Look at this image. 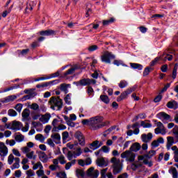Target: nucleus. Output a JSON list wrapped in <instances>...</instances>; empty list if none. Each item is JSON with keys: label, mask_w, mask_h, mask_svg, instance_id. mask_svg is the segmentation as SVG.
<instances>
[{"label": "nucleus", "mask_w": 178, "mask_h": 178, "mask_svg": "<svg viewBox=\"0 0 178 178\" xmlns=\"http://www.w3.org/2000/svg\"><path fill=\"white\" fill-rule=\"evenodd\" d=\"M155 154H156V152L155 150H151L150 152H148L146 156L147 158H152V156H154Z\"/></svg>", "instance_id": "59"}, {"label": "nucleus", "mask_w": 178, "mask_h": 178, "mask_svg": "<svg viewBox=\"0 0 178 178\" xmlns=\"http://www.w3.org/2000/svg\"><path fill=\"white\" fill-rule=\"evenodd\" d=\"M161 59H162V56H159V57H156L150 63V66H155L156 63H158V62H159V60H161Z\"/></svg>", "instance_id": "49"}, {"label": "nucleus", "mask_w": 178, "mask_h": 178, "mask_svg": "<svg viewBox=\"0 0 178 178\" xmlns=\"http://www.w3.org/2000/svg\"><path fill=\"white\" fill-rule=\"evenodd\" d=\"M38 155L41 162H43V163H47V162H48V156L45 152L40 151L38 152Z\"/></svg>", "instance_id": "18"}, {"label": "nucleus", "mask_w": 178, "mask_h": 178, "mask_svg": "<svg viewBox=\"0 0 178 178\" xmlns=\"http://www.w3.org/2000/svg\"><path fill=\"white\" fill-rule=\"evenodd\" d=\"M15 140L17 143H22V141H24V135L20 133H17L15 135Z\"/></svg>", "instance_id": "26"}, {"label": "nucleus", "mask_w": 178, "mask_h": 178, "mask_svg": "<svg viewBox=\"0 0 178 178\" xmlns=\"http://www.w3.org/2000/svg\"><path fill=\"white\" fill-rule=\"evenodd\" d=\"M8 153L9 149H8L6 145L3 142H0V156L2 161H3V158H5V156H8Z\"/></svg>", "instance_id": "9"}, {"label": "nucleus", "mask_w": 178, "mask_h": 178, "mask_svg": "<svg viewBox=\"0 0 178 178\" xmlns=\"http://www.w3.org/2000/svg\"><path fill=\"white\" fill-rule=\"evenodd\" d=\"M17 99V96L16 95H9L3 99H1L0 102H1L2 104H8V102H13V101Z\"/></svg>", "instance_id": "13"}, {"label": "nucleus", "mask_w": 178, "mask_h": 178, "mask_svg": "<svg viewBox=\"0 0 178 178\" xmlns=\"http://www.w3.org/2000/svg\"><path fill=\"white\" fill-rule=\"evenodd\" d=\"M155 122V124L156 126V128L154 129L155 134H161L162 136H165V134H166V128H165L163 124L161 122Z\"/></svg>", "instance_id": "6"}, {"label": "nucleus", "mask_w": 178, "mask_h": 178, "mask_svg": "<svg viewBox=\"0 0 178 178\" xmlns=\"http://www.w3.org/2000/svg\"><path fill=\"white\" fill-rule=\"evenodd\" d=\"M168 172L172 175V178H178V172L176 168L170 167Z\"/></svg>", "instance_id": "29"}, {"label": "nucleus", "mask_w": 178, "mask_h": 178, "mask_svg": "<svg viewBox=\"0 0 178 178\" xmlns=\"http://www.w3.org/2000/svg\"><path fill=\"white\" fill-rule=\"evenodd\" d=\"M149 161L147 159H144V156H138V161L137 163H135L134 164V166H135L136 168H141L143 166V163L145 165H147Z\"/></svg>", "instance_id": "11"}, {"label": "nucleus", "mask_w": 178, "mask_h": 178, "mask_svg": "<svg viewBox=\"0 0 178 178\" xmlns=\"http://www.w3.org/2000/svg\"><path fill=\"white\" fill-rule=\"evenodd\" d=\"M49 103L51 109L54 111H60L63 106V102L59 97H52L50 98Z\"/></svg>", "instance_id": "2"}, {"label": "nucleus", "mask_w": 178, "mask_h": 178, "mask_svg": "<svg viewBox=\"0 0 178 178\" xmlns=\"http://www.w3.org/2000/svg\"><path fill=\"white\" fill-rule=\"evenodd\" d=\"M36 175H38V177H41V176L43 177L45 175V173L44 172L43 169H40L36 171Z\"/></svg>", "instance_id": "58"}, {"label": "nucleus", "mask_w": 178, "mask_h": 178, "mask_svg": "<svg viewBox=\"0 0 178 178\" xmlns=\"http://www.w3.org/2000/svg\"><path fill=\"white\" fill-rule=\"evenodd\" d=\"M81 86H90L91 84H96L97 81L95 79H83L80 80Z\"/></svg>", "instance_id": "14"}, {"label": "nucleus", "mask_w": 178, "mask_h": 178, "mask_svg": "<svg viewBox=\"0 0 178 178\" xmlns=\"http://www.w3.org/2000/svg\"><path fill=\"white\" fill-rule=\"evenodd\" d=\"M130 66H131V67H132V69H137L138 70H143V65H141V64L131 63Z\"/></svg>", "instance_id": "34"}, {"label": "nucleus", "mask_w": 178, "mask_h": 178, "mask_svg": "<svg viewBox=\"0 0 178 178\" xmlns=\"http://www.w3.org/2000/svg\"><path fill=\"white\" fill-rule=\"evenodd\" d=\"M111 59H115V55L112 54L109 51L104 52V54L101 56V60L104 63H111Z\"/></svg>", "instance_id": "8"}, {"label": "nucleus", "mask_w": 178, "mask_h": 178, "mask_svg": "<svg viewBox=\"0 0 178 178\" xmlns=\"http://www.w3.org/2000/svg\"><path fill=\"white\" fill-rule=\"evenodd\" d=\"M167 107H168L169 109L176 110L178 108V103L175 100H171L170 102H168Z\"/></svg>", "instance_id": "21"}, {"label": "nucleus", "mask_w": 178, "mask_h": 178, "mask_svg": "<svg viewBox=\"0 0 178 178\" xmlns=\"http://www.w3.org/2000/svg\"><path fill=\"white\" fill-rule=\"evenodd\" d=\"M76 176L79 178H83L84 177V171L82 170L78 169L76 170Z\"/></svg>", "instance_id": "48"}, {"label": "nucleus", "mask_w": 178, "mask_h": 178, "mask_svg": "<svg viewBox=\"0 0 178 178\" xmlns=\"http://www.w3.org/2000/svg\"><path fill=\"white\" fill-rule=\"evenodd\" d=\"M102 117L96 116L90 118V127L92 130H98L106 126V122H103Z\"/></svg>", "instance_id": "1"}, {"label": "nucleus", "mask_w": 178, "mask_h": 178, "mask_svg": "<svg viewBox=\"0 0 178 178\" xmlns=\"http://www.w3.org/2000/svg\"><path fill=\"white\" fill-rule=\"evenodd\" d=\"M115 22V18L111 17L107 20H103V26H109V24H112V23Z\"/></svg>", "instance_id": "37"}, {"label": "nucleus", "mask_w": 178, "mask_h": 178, "mask_svg": "<svg viewBox=\"0 0 178 178\" xmlns=\"http://www.w3.org/2000/svg\"><path fill=\"white\" fill-rule=\"evenodd\" d=\"M175 144V138L173 136H168L167 137V145L166 147L167 149H170V147Z\"/></svg>", "instance_id": "23"}, {"label": "nucleus", "mask_w": 178, "mask_h": 178, "mask_svg": "<svg viewBox=\"0 0 178 178\" xmlns=\"http://www.w3.org/2000/svg\"><path fill=\"white\" fill-rule=\"evenodd\" d=\"M141 126L144 127V129H149L152 127V124L150 123H145L144 121H142L140 123Z\"/></svg>", "instance_id": "52"}, {"label": "nucleus", "mask_w": 178, "mask_h": 178, "mask_svg": "<svg viewBox=\"0 0 178 178\" xmlns=\"http://www.w3.org/2000/svg\"><path fill=\"white\" fill-rule=\"evenodd\" d=\"M142 141L143 143H149L152 140V134L149 133L147 135L145 134H142L141 136Z\"/></svg>", "instance_id": "20"}, {"label": "nucleus", "mask_w": 178, "mask_h": 178, "mask_svg": "<svg viewBox=\"0 0 178 178\" xmlns=\"http://www.w3.org/2000/svg\"><path fill=\"white\" fill-rule=\"evenodd\" d=\"M121 158L126 159L128 162H134L136 154L131 150H127L121 154Z\"/></svg>", "instance_id": "4"}, {"label": "nucleus", "mask_w": 178, "mask_h": 178, "mask_svg": "<svg viewBox=\"0 0 178 178\" xmlns=\"http://www.w3.org/2000/svg\"><path fill=\"white\" fill-rule=\"evenodd\" d=\"M13 161H15V156L13 154H10L8 157V164L12 165L13 163Z\"/></svg>", "instance_id": "56"}, {"label": "nucleus", "mask_w": 178, "mask_h": 178, "mask_svg": "<svg viewBox=\"0 0 178 178\" xmlns=\"http://www.w3.org/2000/svg\"><path fill=\"white\" fill-rule=\"evenodd\" d=\"M74 137L77 140L79 145H81V147H84V145H86V138L83 133L80 131H77L74 134Z\"/></svg>", "instance_id": "7"}, {"label": "nucleus", "mask_w": 178, "mask_h": 178, "mask_svg": "<svg viewBox=\"0 0 178 178\" xmlns=\"http://www.w3.org/2000/svg\"><path fill=\"white\" fill-rule=\"evenodd\" d=\"M91 13V4L88 3L86 5V17H88L90 16V14Z\"/></svg>", "instance_id": "50"}, {"label": "nucleus", "mask_w": 178, "mask_h": 178, "mask_svg": "<svg viewBox=\"0 0 178 178\" xmlns=\"http://www.w3.org/2000/svg\"><path fill=\"white\" fill-rule=\"evenodd\" d=\"M127 81H121L120 83L118 84L120 88H125V87H127Z\"/></svg>", "instance_id": "55"}, {"label": "nucleus", "mask_w": 178, "mask_h": 178, "mask_svg": "<svg viewBox=\"0 0 178 178\" xmlns=\"http://www.w3.org/2000/svg\"><path fill=\"white\" fill-rule=\"evenodd\" d=\"M88 176L92 178H97L99 176V171L98 170H94V167H91L88 170Z\"/></svg>", "instance_id": "12"}, {"label": "nucleus", "mask_w": 178, "mask_h": 178, "mask_svg": "<svg viewBox=\"0 0 178 178\" xmlns=\"http://www.w3.org/2000/svg\"><path fill=\"white\" fill-rule=\"evenodd\" d=\"M15 163L11 166L12 170L20 168V159L19 157L15 159Z\"/></svg>", "instance_id": "28"}, {"label": "nucleus", "mask_w": 178, "mask_h": 178, "mask_svg": "<svg viewBox=\"0 0 178 178\" xmlns=\"http://www.w3.org/2000/svg\"><path fill=\"white\" fill-rule=\"evenodd\" d=\"M157 118H159V119H161V120H162V119H164L165 120H170V115L165 112H161L158 113Z\"/></svg>", "instance_id": "22"}, {"label": "nucleus", "mask_w": 178, "mask_h": 178, "mask_svg": "<svg viewBox=\"0 0 178 178\" xmlns=\"http://www.w3.org/2000/svg\"><path fill=\"white\" fill-rule=\"evenodd\" d=\"M56 144H59L60 143V135L59 134H54L51 136Z\"/></svg>", "instance_id": "30"}, {"label": "nucleus", "mask_w": 178, "mask_h": 178, "mask_svg": "<svg viewBox=\"0 0 178 178\" xmlns=\"http://www.w3.org/2000/svg\"><path fill=\"white\" fill-rule=\"evenodd\" d=\"M177 68H178V65L175 64L174 66V69L172 70V79H176V76H177Z\"/></svg>", "instance_id": "44"}, {"label": "nucleus", "mask_w": 178, "mask_h": 178, "mask_svg": "<svg viewBox=\"0 0 178 178\" xmlns=\"http://www.w3.org/2000/svg\"><path fill=\"white\" fill-rule=\"evenodd\" d=\"M68 87H70V84L63 83L60 86V90H61V91H63L65 94H67V92H68L67 88Z\"/></svg>", "instance_id": "39"}, {"label": "nucleus", "mask_w": 178, "mask_h": 178, "mask_svg": "<svg viewBox=\"0 0 178 178\" xmlns=\"http://www.w3.org/2000/svg\"><path fill=\"white\" fill-rule=\"evenodd\" d=\"M111 163H113V175H119L123 169V164L120 162V159L116 157H113L111 159Z\"/></svg>", "instance_id": "3"}, {"label": "nucleus", "mask_w": 178, "mask_h": 178, "mask_svg": "<svg viewBox=\"0 0 178 178\" xmlns=\"http://www.w3.org/2000/svg\"><path fill=\"white\" fill-rule=\"evenodd\" d=\"M108 172V168H104L101 170L100 175L102 178H113V175H112V172Z\"/></svg>", "instance_id": "17"}, {"label": "nucleus", "mask_w": 178, "mask_h": 178, "mask_svg": "<svg viewBox=\"0 0 178 178\" xmlns=\"http://www.w3.org/2000/svg\"><path fill=\"white\" fill-rule=\"evenodd\" d=\"M76 163V160H72L71 162L67 163L65 165L66 170H69L70 168H72V165H74Z\"/></svg>", "instance_id": "47"}, {"label": "nucleus", "mask_w": 178, "mask_h": 178, "mask_svg": "<svg viewBox=\"0 0 178 178\" xmlns=\"http://www.w3.org/2000/svg\"><path fill=\"white\" fill-rule=\"evenodd\" d=\"M30 127V125L29 124V123H26L25 126L23 127H22V131H24V133H26V131H29V129Z\"/></svg>", "instance_id": "63"}, {"label": "nucleus", "mask_w": 178, "mask_h": 178, "mask_svg": "<svg viewBox=\"0 0 178 178\" xmlns=\"http://www.w3.org/2000/svg\"><path fill=\"white\" fill-rule=\"evenodd\" d=\"M135 90H136V88H131L126 90L117 99L118 102H120V101H123V99H124V98H126L127 95H129V94H131V92H133V91H135Z\"/></svg>", "instance_id": "10"}, {"label": "nucleus", "mask_w": 178, "mask_h": 178, "mask_svg": "<svg viewBox=\"0 0 178 178\" xmlns=\"http://www.w3.org/2000/svg\"><path fill=\"white\" fill-rule=\"evenodd\" d=\"M76 69H77V65H76L73 67H71L67 72H65L64 73V76H69L70 74H73V73H74V72H76Z\"/></svg>", "instance_id": "33"}, {"label": "nucleus", "mask_w": 178, "mask_h": 178, "mask_svg": "<svg viewBox=\"0 0 178 178\" xmlns=\"http://www.w3.org/2000/svg\"><path fill=\"white\" fill-rule=\"evenodd\" d=\"M51 114L49 113H45L44 115H42L39 118L40 122L45 124L49 122V119H51Z\"/></svg>", "instance_id": "15"}, {"label": "nucleus", "mask_w": 178, "mask_h": 178, "mask_svg": "<svg viewBox=\"0 0 178 178\" xmlns=\"http://www.w3.org/2000/svg\"><path fill=\"white\" fill-rule=\"evenodd\" d=\"M172 133L175 137L176 139V143H178V126L176 125L173 129H172Z\"/></svg>", "instance_id": "40"}, {"label": "nucleus", "mask_w": 178, "mask_h": 178, "mask_svg": "<svg viewBox=\"0 0 178 178\" xmlns=\"http://www.w3.org/2000/svg\"><path fill=\"white\" fill-rule=\"evenodd\" d=\"M32 165H33V170H37V169H44V166H42V163H41V162H38L36 163H34V162L32 161Z\"/></svg>", "instance_id": "32"}, {"label": "nucleus", "mask_w": 178, "mask_h": 178, "mask_svg": "<svg viewBox=\"0 0 178 178\" xmlns=\"http://www.w3.org/2000/svg\"><path fill=\"white\" fill-rule=\"evenodd\" d=\"M30 116V110L29 108H25L22 111V118L24 120H29V118Z\"/></svg>", "instance_id": "31"}, {"label": "nucleus", "mask_w": 178, "mask_h": 178, "mask_svg": "<svg viewBox=\"0 0 178 178\" xmlns=\"http://www.w3.org/2000/svg\"><path fill=\"white\" fill-rule=\"evenodd\" d=\"M56 176H57V177H59V178H67L66 173H65L63 172H57Z\"/></svg>", "instance_id": "62"}, {"label": "nucleus", "mask_w": 178, "mask_h": 178, "mask_svg": "<svg viewBox=\"0 0 178 178\" xmlns=\"http://www.w3.org/2000/svg\"><path fill=\"white\" fill-rule=\"evenodd\" d=\"M6 144H9L10 147H13L16 144V141L15 140H7Z\"/></svg>", "instance_id": "60"}, {"label": "nucleus", "mask_w": 178, "mask_h": 178, "mask_svg": "<svg viewBox=\"0 0 178 178\" xmlns=\"http://www.w3.org/2000/svg\"><path fill=\"white\" fill-rule=\"evenodd\" d=\"M150 72H151V67H146L143 72V76H148Z\"/></svg>", "instance_id": "64"}, {"label": "nucleus", "mask_w": 178, "mask_h": 178, "mask_svg": "<svg viewBox=\"0 0 178 178\" xmlns=\"http://www.w3.org/2000/svg\"><path fill=\"white\" fill-rule=\"evenodd\" d=\"M140 149L141 145H140V143H135L131 146L130 151L132 152H137V151H140Z\"/></svg>", "instance_id": "25"}, {"label": "nucleus", "mask_w": 178, "mask_h": 178, "mask_svg": "<svg viewBox=\"0 0 178 178\" xmlns=\"http://www.w3.org/2000/svg\"><path fill=\"white\" fill-rule=\"evenodd\" d=\"M97 49H98V46L95 44L91 45L88 48V51H89V52H94V51H97Z\"/></svg>", "instance_id": "54"}, {"label": "nucleus", "mask_w": 178, "mask_h": 178, "mask_svg": "<svg viewBox=\"0 0 178 178\" xmlns=\"http://www.w3.org/2000/svg\"><path fill=\"white\" fill-rule=\"evenodd\" d=\"M39 34L40 35H55V31L51 30V29H49V30H46V31H41L39 32Z\"/></svg>", "instance_id": "24"}, {"label": "nucleus", "mask_w": 178, "mask_h": 178, "mask_svg": "<svg viewBox=\"0 0 178 178\" xmlns=\"http://www.w3.org/2000/svg\"><path fill=\"white\" fill-rule=\"evenodd\" d=\"M63 142L66 143V141L69 140V132L64 131L63 133Z\"/></svg>", "instance_id": "45"}, {"label": "nucleus", "mask_w": 178, "mask_h": 178, "mask_svg": "<svg viewBox=\"0 0 178 178\" xmlns=\"http://www.w3.org/2000/svg\"><path fill=\"white\" fill-rule=\"evenodd\" d=\"M97 163L98 166H101V167L108 166V161H105V159L104 158L98 159L97 161Z\"/></svg>", "instance_id": "27"}, {"label": "nucleus", "mask_w": 178, "mask_h": 178, "mask_svg": "<svg viewBox=\"0 0 178 178\" xmlns=\"http://www.w3.org/2000/svg\"><path fill=\"white\" fill-rule=\"evenodd\" d=\"M26 177H33L35 176V172L33 170H28L26 171Z\"/></svg>", "instance_id": "43"}, {"label": "nucleus", "mask_w": 178, "mask_h": 178, "mask_svg": "<svg viewBox=\"0 0 178 178\" xmlns=\"http://www.w3.org/2000/svg\"><path fill=\"white\" fill-rule=\"evenodd\" d=\"M102 145V142L95 140L89 145V148L90 149H92V151H95V149H98V148H99V147H101Z\"/></svg>", "instance_id": "16"}, {"label": "nucleus", "mask_w": 178, "mask_h": 178, "mask_svg": "<svg viewBox=\"0 0 178 178\" xmlns=\"http://www.w3.org/2000/svg\"><path fill=\"white\" fill-rule=\"evenodd\" d=\"M21 151H22L23 154H26V156L28 158V159H37V155H35L34 151H31L30 148L27 147H23L21 148Z\"/></svg>", "instance_id": "5"}, {"label": "nucleus", "mask_w": 178, "mask_h": 178, "mask_svg": "<svg viewBox=\"0 0 178 178\" xmlns=\"http://www.w3.org/2000/svg\"><path fill=\"white\" fill-rule=\"evenodd\" d=\"M35 5L36 3L35 2L31 1L29 4H27L25 11L27 12V10H33V8H34Z\"/></svg>", "instance_id": "38"}, {"label": "nucleus", "mask_w": 178, "mask_h": 178, "mask_svg": "<svg viewBox=\"0 0 178 178\" xmlns=\"http://www.w3.org/2000/svg\"><path fill=\"white\" fill-rule=\"evenodd\" d=\"M29 108L31 109H33V111H38V109H40V106H38V104L36 103H33Z\"/></svg>", "instance_id": "53"}, {"label": "nucleus", "mask_w": 178, "mask_h": 178, "mask_svg": "<svg viewBox=\"0 0 178 178\" xmlns=\"http://www.w3.org/2000/svg\"><path fill=\"white\" fill-rule=\"evenodd\" d=\"M58 161L61 165H65V163H66V161H65V156L63 155H60L58 157Z\"/></svg>", "instance_id": "57"}, {"label": "nucleus", "mask_w": 178, "mask_h": 178, "mask_svg": "<svg viewBox=\"0 0 178 178\" xmlns=\"http://www.w3.org/2000/svg\"><path fill=\"white\" fill-rule=\"evenodd\" d=\"M100 99L102 102H104V104H108L109 102V97L105 95H100Z\"/></svg>", "instance_id": "41"}, {"label": "nucleus", "mask_w": 178, "mask_h": 178, "mask_svg": "<svg viewBox=\"0 0 178 178\" xmlns=\"http://www.w3.org/2000/svg\"><path fill=\"white\" fill-rule=\"evenodd\" d=\"M67 158L68 161H72V159H73V158H76V156L74 155V152L69 151L67 154Z\"/></svg>", "instance_id": "42"}, {"label": "nucleus", "mask_w": 178, "mask_h": 178, "mask_svg": "<svg viewBox=\"0 0 178 178\" xmlns=\"http://www.w3.org/2000/svg\"><path fill=\"white\" fill-rule=\"evenodd\" d=\"M35 138L40 143H44V141H45V137H44V136L41 134L35 135Z\"/></svg>", "instance_id": "36"}, {"label": "nucleus", "mask_w": 178, "mask_h": 178, "mask_svg": "<svg viewBox=\"0 0 178 178\" xmlns=\"http://www.w3.org/2000/svg\"><path fill=\"white\" fill-rule=\"evenodd\" d=\"M56 80L54 81H51L49 82H44L43 83H42V88H44L45 87H50V86H54V84H55V83H56Z\"/></svg>", "instance_id": "35"}, {"label": "nucleus", "mask_w": 178, "mask_h": 178, "mask_svg": "<svg viewBox=\"0 0 178 178\" xmlns=\"http://www.w3.org/2000/svg\"><path fill=\"white\" fill-rule=\"evenodd\" d=\"M74 154L75 155V158H77V156H80L81 154L83 153L81 151V148L79 147L75 151L73 152Z\"/></svg>", "instance_id": "51"}, {"label": "nucleus", "mask_w": 178, "mask_h": 178, "mask_svg": "<svg viewBox=\"0 0 178 178\" xmlns=\"http://www.w3.org/2000/svg\"><path fill=\"white\" fill-rule=\"evenodd\" d=\"M23 108V105L22 104H17L15 107V109H16V111L17 112H22V109Z\"/></svg>", "instance_id": "61"}, {"label": "nucleus", "mask_w": 178, "mask_h": 178, "mask_svg": "<svg viewBox=\"0 0 178 178\" xmlns=\"http://www.w3.org/2000/svg\"><path fill=\"white\" fill-rule=\"evenodd\" d=\"M8 116L15 117V116H17V113L16 112V111L13 109H9L8 111Z\"/></svg>", "instance_id": "46"}, {"label": "nucleus", "mask_w": 178, "mask_h": 178, "mask_svg": "<svg viewBox=\"0 0 178 178\" xmlns=\"http://www.w3.org/2000/svg\"><path fill=\"white\" fill-rule=\"evenodd\" d=\"M22 127H23V124H22V122L17 121H13L11 125L12 130H20Z\"/></svg>", "instance_id": "19"}]
</instances>
